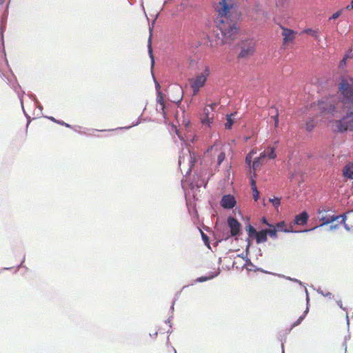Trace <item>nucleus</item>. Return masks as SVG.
<instances>
[{"label":"nucleus","mask_w":353,"mask_h":353,"mask_svg":"<svg viewBox=\"0 0 353 353\" xmlns=\"http://www.w3.org/2000/svg\"><path fill=\"white\" fill-rule=\"evenodd\" d=\"M338 89L339 97L323 98L318 102L317 110L323 116L340 118L330 122L334 132L353 131V79L342 78Z\"/></svg>","instance_id":"1"},{"label":"nucleus","mask_w":353,"mask_h":353,"mask_svg":"<svg viewBox=\"0 0 353 353\" xmlns=\"http://www.w3.org/2000/svg\"><path fill=\"white\" fill-rule=\"evenodd\" d=\"M219 14L216 20V28L220 30L222 39L221 45L231 43L239 34L237 21L240 17L237 6L233 0H221L216 8Z\"/></svg>","instance_id":"2"},{"label":"nucleus","mask_w":353,"mask_h":353,"mask_svg":"<svg viewBox=\"0 0 353 353\" xmlns=\"http://www.w3.org/2000/svg\"><path fill=\"white\" fill-rule=\"evenodd\" d=\"M210 74V68L208 65H205L203 71L197 74L194 78L190 79V87L193 90V94L196 95L199 90L203 88L207 81L208 77Z\"/></svg>","instance_id":"3"},{"label":"nucleus","mask_w":353,"mask_h":353,"mask_svg":"<svg viewBox=\"0 0 353 353\" xmlns=\"http://www.w3.org/2000/svg\"><path fill=\"white\" fill-rule=\"evenodd\" d=\"M317 218L320 221H321L319 226H323L325 225L332 223L340 219H342L341 221H344V218L342 215H335L333 211L325 208L319 209L318 210Z\"/></svg>","instance_id":"4"},{"label":"nucleus","mask_w":353,"mask_h":353,"mask_svg":"<svg viewBox=\"0 0 353 353\" xmlns=\"http://www.w3.org/2000/svg\"><path fill=\"white\" fill-rule=\"evenodd\" d=\"M207 152L210 153L213 159H215L216 153H218V157H216L218 165H220L225 158L224 146L219 142H215L214 145L207 150Z\"/></svg>","instance_id":"5"},{"label":"nucleus","mask_w":353,"mask_h":353,"mask_svg":"<svg viewBox=\"0 0 353 353\" xmlns=\"http://www.w3.org/2000/svg\"><path fill=\"white\" fill-rule=\"evenodd\" d=\"M196 162V157L194 152L188 150L187 153L179 157V165L181 168L182 165H185L188 168V172L194 166Z\"/></svg>","instance_id":"6"},{"label":"nucleus","mask_w":353,"mask_h":353,"mask_svg":"<svg viewBox=\"0 0 353 353\" xmlns=\"http://www.w3.org/2000/svg\"><path fill=\"white\" fill-rule=\"evenodd\" d=\"M216 105H217V103H213L211 105L206 106L203 109V113L201 118V123L203 124L210 125V123L212 122L213 119H214V115L212 112L214 111V110Z\"/></svg>","instance_id":"7"},{"label":"nucleus","mask_w":353,"mask_h":353,"mask_svg":"<svg viewBox=\"0 0 353 353\" xmlns=\"http://www.w3.org/2000/svg\"><path fill=\"white\" fill-rule=\"evenodd\" d=\"M255 52L254 44L252 41H246L242 43L239 58H247Z\"/></svg>","instance_id":"8"},{"label":"nucleus","mask_w":353,"mask_h":353,"mask_svg":"<svg viewBox=\"0 0 353 353\" xmlns=\"http://www.w3.org/2000/svg\"><path fill=\"white\" fill-rule=\"evenodd\" d=\"M228 223L230 228L231 235L234 236L239 234L241 228V225L239 221L236 219L230 216L228 219Z\"/></svg>","instance_id":"9"},{"label":"nucleus","mask_w":353,"mask_h":353,"mask_svg":"<svg viewBox=\"0 0 353 353\" xmlns=\"http://www.w3.org/2000/svg\"><path fill=\"white\" fill-rule=\"evenodd\" d=\"M221 204L223 208L232 209L236 204V200L230 194L224 195L221 201Z\"/></svg>","instance_id":"10"},{"label":"nucleus","mask_w":353,"mask_h":353,"mask_svg":"<svg viewBox=\"0 0 353 353\" xmlns=\"http://www.w3.org/2000/svg\"><path fill=\"white\" fill-rule=\"evenodd\" d=\"M283 32L282 36L283 37V44H286L289 42H292L296 34V32L291 29L282 27Z\"/></svg>","instance_id":"11"},{"label":"nucleus","mask_w":353,"mask_h":353,"mask_svg":"<svg viewBox=\"0 0 353 353\" xmlns=\"http://www.w3.org/2000/svg\"><path fill=\"white\" fill-rule=\"evenodd\" d=\"M259 157L263 161H265L266 158L270 159H274L276 157L275 148L268 146L263 152L260 153Z\"/></svg>","instance_id":"12"},{"label":"nucleus","mask_w":353,"mask_h":353,"mask_svg":"<svg viewBox=\"0 0 353 353\" xmlns=\"http://www.w3.org/2000/svg\"><path fill=\"white\" fill-rule=\"evenodd\" d=\"M343 176L348 179L353 180V163H348L343 169Z\"/></svg>","instance_id":"13"},{"label":"nucleus","mask_w":353,"mask_h":353,"mask_svg":"<svg viewBox=\"0 0 353 353\" xmlns=\"http://www.w3.org/2000/svg\"><path fill=\"white\" fill-rule=\"evenodd\" d=\"M308 217L309 216L307 213L306 212H303L295 216L294 223L299 225H305L307 222Z\"/></svg>","instance_id":"14"},{"label":"nucleus","mask_w":353,"mask_h":353,"mask_svg":"<svg viewBox=\"0 0 353 353\" xmlns=\"http://www.w3.org/2000/svg\"><path fill=\"white\" fill-rule=\"evenodd\" d=\"M267 229L260 232H256L255 234L256 241L257 243L265 242L267 241Z\"/></svg>","instance_id":"15"},{"label":"nucleus","mask_w":353,"mask_h":353,"mask_svg":"<svg viewBox=\"0 0 353 353\" xmlns=\"http://www.w3.org/2000/svg\"><path fill=\"white\" fill-rule=\"evenodd\" d=\"M263 164H265V161L261 160V159H259V157H256L254 159L252 164V169L253 170L254 176L255 172L257 170H259Z\"/></svg>","instance_id":"16"},{"label":"nucleus","mask_w":353,"mask_h":353,"mask_svg":"<svg viewBox=\"0 0 353 353\" xmlns=\"http://www.w3.org/2000/svg\"><path fill=\"white\" fill-rule=\"evenodd\" d=\"M270 114H272V117L274 121V127L277 128L279 125V112L278 110L274 107L270 109Z\"/></svg>","instance_id":"17"},{"label":"nucleus","mask_w":353,"mask_h":353,"mask_svg":"<svg viewBox=\"0 0 353 353\" xmlns=\"http://www.w3.org/2000/svg\"><path fill=\"white\" fill-rule=\"evenodd\" d=\"M157 103L159 105V110L165 114V103L163 96L161 92H159L157 97Z\"/></svg>","instance_id":"18"},{"label":"nucleus","mask_w":353,"mask_h":353,"mask_svg":"<svg viewBox=\"0 0 353 353\" xmlns=\"http://www.w3.org/2000/svg\"><path fill=\"white\" fill-rule=\"evenodd\" d=\"M303 33H306L316 39H318L319 38V31L318 29H316V30H313V29H311V28H307V29H305L303 31Z\"/></svg>","instance_id":"19"},{"label":"nucleus","mask_w":353,"mask_h":353,"mask_svg":"<svg viewBox=\"0 0 353 353\" xmlns=\"http://www.w3.org/2000/svg\"><path fill=\"white\" fill-rule=\"evenodd\" d=\"M151 37H152V34L150 33V36L149 39H148V52H149L150 57L151 60H152V64L154 65V56H153V53H152Z\"/></svg>","instance_id":"20"},{"label":"nucleus","mask_w":353,"mask_h":353,"mask_svg":"<svg viewBox=\"0 0 353 353\" xmlns=\"http://www.w3.org/2000/svg\"><path fill=\"white\" fill-rule=\"evenodd\" d=\"M233 116H234V114H231L227 116V122L225 124V128L230 129L232 128L233 123H234L233 119H232V117Z\"/></svg>","instance_id":"21"},{"label":"nucleus","mask_w":353,"mask_h":353,"mask_svg":"<svg viewBox=\"0 0 353 353\" xmlns=\"http://www.w3.org/2000/svg\"><path fill=\"white\" fill-rule=\"evenodd\" d=\"M246 230L248 233L249 237H252L253 236H255V234H256V229L254 227H252L251 225H248L246 227Z\"/></svg>","instance_id":"22"},{"label":"nucleus","mask_w":353,"mask_h":353,"mask_svg":"<svg viewBox=\"0 0 353 353\" xmlns=\"http://www.w3.org/2000/svg\"><path fill=\"white\" fill-rule=\"evenodd\" d=\"M308 312V307L306 308V310L304 311V313L302 316H299V318L297 319V321L294 323L293 326H296L301 323V322L304 319L305 315Z\"/></svg>","instance_id":"23"},{"label":"nucleus","mask_w":353,"mask_h":353,"mask_svg":"<svg viewBox=\"0 0 353 353\" xmlns=\"http://www.w3.org/2000/svg\"><path fill=\"white\" fill-rule=\"evenodd\" d=\"M270 201L275 208H278L281 205V199L278 197L270 199Z\"/></svg>","instance_id":"24"},{"label":"nucleus","mask_w":353,"mask_h":353,"mask_svg":"<svg viewBox=\"0 0 353 353\" xmlns=\"http://www.w3.org/2000/svg\"><path fill=\"white\" fill-rule=\"evenodd\" d=\"M272 228H273V229L267 230V234H269L270 236V237H272V238H276L277 231L274 228V227H272Z\"/></svg>","instance_id":"25"},{"label":"nucleus","mask_w":353,"mask_h":353,"mask_svg":"<svg viewBox=\"0 0 353 353\" xmlns=\"http://www.w3.org/2000/svg\"><path fill=\"white\" fill-rule=\"evenodd\" d=\"M284 225H285V222L284 221H281V222H279V223H278L276 224L277 228L279 230H281V231L283 230ZM284 231L285 232H289V230H284Z\"/></svg>","instance_id":"26"},{"label":"nucleus","mask_w":353,"mask_h":353,"mask_svg":"<svg viewBox=\"0 0 353 353\" xmlns=\"http://www.w3.org/2000/svg\"><path fill=\"white\" fill-rule=\"evenodd\" d=\"M252 158L250 157V155H247L246 156V157H245V163H246V164L250 168H252Z\"/></svg>","instance_id":"27"},{"label":"nucleus","mask_w":353,"mask_h":353,"mask_svg":"<svg viewBox=\"0 0 353 353\" xmlns=\"http://www.w3.org/2000/svg\"><path fill=\"white\" fill-rule=\"evenodd\" d=\"M252 192L254 199L256 201L259 198V192L258 191L257 188L252 190Z\"/></svg>","instance_id":"28"},{"label":"nucleus","mask_w":353,"mask_h":353,"mask_svg":"<svg viewBox=\"0 0 353 353\" xmlns=\"http://www.w3.org/2000/svg\"><path fill=\"white\" fill-rule=\"evenodd\" d=\"M214 276H211L210 277H207V276H201V277H199L196 279V281H199V282H203V281H206L212 278H213Z\"/></svg>","instance_id":"29"},{"label":"nucleus","mask_w":353,"mask_h":353,"mask_svg":"<svg viewBox=\"0 0 353 353\" xmlns=\"http://www.w3.org/2000/svg\"><path fill=\"white\" fill-rule=\"evenodd\" d=\"M51 119H52V121H54V122H56V123H59V124H60L61 125H64V126H65L67 128H70V125L69 124H68V123H65L63 121H57L54 118H52Z\"/></svg>","instance_id":"30"},{"label":"nucleus","mask_w":353,"mask_h":353,"mask_svg":"<svg viewBox=\"0 0 353 353\" xmlns=\"http://www.w3.org/2000/svg\"><path fill=\"white\" fill-rule=\"evenodd\" d=\"M341 14V10L337 11L330 18V19H336Z\"/></svg>","instance_id":"31"},{"label":"nucleus","mask_w":353,"mask_h":353,"mask_svg":"<svg viewBox=\"0 0 353 353\" xmlns=\"http://www.w3.org/2000/svg\"><path fill=\"white\" fill-rule=\"evenodd\" d=\"M201 233L203 240L205 241V243H209L208 236L205 234H204L202 231H201Z\"/></svg>","instance_id":"32"},{"label":"nucleus","mask_w":353,"mask_h":353,"mask_svg":"<svg viewBox=\"0 0 353 353\" xmlns=\"http://www.w3.org/2000/svg\"><path fill=\"white\" fill-rule=\"evenodd\" d=\"M306 128L307 130H311L314 128L313 121H310L306 123Z\"/></svg>","instance_id":"33"},{"label":"nucleus","mask_w":353,"mask_h":353,"mask_svg":"<svg viewBox=\"0 0 353 353\" xmlns=\"http://www.w3.org/2000/svg\"><path fill=\"white\" fill-rule=\"evenodd\" d=\"M250 185H251L252 190L257 188L256 185V181L252 178L251 179Z\"/></svg>","instance_id":"34"},{"label":"nucleus","mask_w":353,"mask_h":353,"mask_svg":"<svg viewBox=\"0 0 353 353\" xmlns=\"http://www.w3.org/2000/svg\"><path fill=\"white\" fill-rule=\"evenodd\" d=\"M349 58V56L348 55H345L343 59L341 60V63H340V66H342L343 65H345L346 64V60Z\"/></svg>","instance_id":"35"},{"label":"nucleus","mask_w":353,"mask_h":353,"mask_svg":"<svg viewBox=\"0 0 353 353\" xmlns=\"http://www.w3.org/2000/svg\"><path fill=\"white\" fill-rule=\"evenodd\" d=\"M256 154V150L253 148L247 155H250V157H253L254 154Z\"/></svg>","instance_id":"36"},{"label":"nucleus","mask_w":353,"mask_h":353,"mask_svg":"<svg viewBox=\"0 0 353 353\" xmlns=\"http://www.w3.org/2000/svg\"><path fill=\"white\" fill-rule=\"evenodd\" d=\"M178 90H179V91L180 94H179V97L176 99V101H178V102H179V101L182 99V96H181V88H179Z\"/></svg>","instance_id":"37"},{"label":"nucleus","mask_w":353,"mask_h":353,"mask_svg":"<svg viewBox=\"0 0 353 353\" xmlns=\"http://www.w3.org/2000/svg\"><path fill=\"white\" fill-rule=\"evenodd\" d=\"M346 9L352 10L353 9V0L350 2V5L347 6Z\"/></svg>","instance_id":"38"},{"label":"nucleus","mask_w":353,"mask_h":353,"mask_svg":"<svg viewBox=\"0 0 353 353\" xmlns=\"http://www.w3.org/2000/svg\"><path fill=\"white\" fill-rule=\"evenodd\" d=\"M262 221H263V223H265V224H266V225H269L270 227H274V225H270V224H269V223H268V221H267V220H266V219H265V218H263Z\"/></svg>","instance_id":"39"},{"label":"nucleus","mask_w":353,"mask_h":353,"mask_svg":"<svg viewBox=\"0 0 353 353\" xmlns=\"http://www.w3.org/2000/svg\"><path fill=\"white\" fill-rule=\"evenodd\" d=\"M338 225H332L330 226V229L331 230H333V229H336L337 228Z\"/></svg>","instance_id":"40"},{"label":"nucleus","mask_w":353,"mask_h":353,"mask_svg":"<svg viewBox=\"0 0 353 353\" xmlns=\"http://www.w3.org/2000/svg\"><path fill=\"white\" fill-rule=\"evenodd\" d=\"M248 137H245V141H247L248 140Z\"/></svg>","instance_id":"41"},{"label":"nucleus","mask_w":353,"mask_h":353,"mask_svg":"<svg viewBox=\"0 0 353 353\" xmlns=\"http://www.w3.org/2000/svg\"><path fill=\"white\" fill-rule=\"evenodd\" d=\"M218 157V153H216L215 158Z\"/></svg>","instance_id":"42"}]
</instances>
